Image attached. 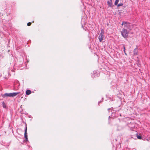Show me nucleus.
<instances>
[{
	"mask_svg": "<svg viewBox=\"0 0 150 150\" xmlns=\"http://www.w3.org/2000/svg\"><path fill=\"white\" fill-rule=\"evenodd\" d=\"M123 3H120L118 4L117 5V6L119 7L121 6H122L123 5Z\"/></svg>",
	"mask_w": 150,
	"mask_h": 150,
	"instance_id": "4468645a",
	"label": "nucleus"
},
{
	"mask_svg": "<svg viewBox=\"0 0 150 150\" xmlns=\"http://www.w3.org/2000/svg\"><path fill=\"white\" fill-rule=\"evenodd\" d=\"M112 0H110L107 1V3L108 7L112 8L114 6L112 4Z\"/></svg>",
	"mask_w": 150,
	"mask_h": 150,
	"instance_id": "0eeeda50",
	"label": "nucleus"
},
{
	"mask_svg": "<svg viewBox=\"0 0 150 150\" xmlns=\"http://www.w3.org/2000/svg\"><path fill=\"white\" fill-rule=\"evenodd\" d=\"M101 102V101H100L98 102V105H99L100 103Z\"/></svg>",
	"mask_w": 150,
	"mask_h": 150,
	"instance_id": "a211bd4d",
	"label": "nucleus"
},
{
	"mask_svg": "<svg viewBox=\"0 0 150 150\" xmlns=\"http://www.w3.org/2000/svg\"><path fill=\"white\" fill-rule=\"evenodd\" d=\"M133 53L134 55H137L138 54V50L137 48H136L134 49L133 51Z\"/></svg>",
	"mask_w": 150,
	"mask_h": 150,
	"instance_id": "1a4fd4ad",
	"label": "nucleus"
},
{
	"mask_svg": "<svg viewBox=\"0 0 150 150\" xmlns=\"http://www.w3.org/2000/svg\"><path fill=\"white\" fill-rule=\"evenodd\" d=\"M104 31L103 30L101 31L99 35V36L98 39L100 42H102L103 40L104 37Z\"/></svg>",
	"mask_w": 150,
	"mask_h": 150,
	"instance_id": "7ed1b4c3",
	"label": "nucleus"
},
{
	"mask_svg": "<svg viewBox=\"0 0 150 150\" xmlns=\"http://www.w3.org/2000/svg\"><path fill=\"white\" fill-rule=\"evenodd\" d=\"M20 92H13L10 93H5L4 94H1V95L3 98H5L6 97H14L17 96L18 94H19Z\"/></svg>",
	"mask_w": 150,
	"mask_h": 150,
	"instance_id": "f257e3e1",
	"label": "nucleus"
},
{
	"mask_svg": "<svg viewBox=\"0 0 150 150\" xmlns=\"http://www.w3.org/2000/svg\"><path fill=\"white\" fill-rule=\"evenodd\" d=\"M20 86V83L18 81H16V83L15 81L14 83L13 89L15 90H17L18 88V86Z\"/></svg>",
	"mask_w": 150,
	"mask_h": 150,
	"instance_id": "20e7f679",
	"label": "nucleus"
},
{
	"mask_svg": "<svg viewBox=\"0 0 150 150\" xmlns=\"http://www.w3.org/2000/svg\"><path fill=\"white\" fill-rule=\"evenodd\" d=\"M117 141V139H115V140H113V142H114L115 141H115Z\"/></svg>",
	"mask_w": 150,
	"mask_h": 150,
	"instance_id": "6ab92c4d",
	"label": "nucleus"
},
{
	"mask_svg": "<svg viewBox=\"0 0 150 150\" xmlns=\"http://www.w3.org/2000/svg\"><path fill=\"white\" fill-rule=\"evenodd\" d=\"M27 127L26 126L25 127V133H24V137L25 138V139L24 140L25 141H28V136H27Z\"/></svg>",
	"mask_w": 150,
	"mask_h": 150,
	"instance_id": "39448f33",
	"label": "nucleus"
},
{
	"mask_svg": "<svg viewBox=\"0 0 150 150\" xmlns=\"http://www.w3.org/2000/svg\"><path fill=\"white\" fill-rule=\"evenodd\" d=\"M119 1V0H116L115 3L114 4L115 5H117V4Z\"/></svg>",
	"mask_w": 150,
	"mask_h": 150,
	"instance_id": "f8f14e48",
	"label": "nucleus"
},
{
	"mask_svg": "<svg viewBox=\"0 0 150 150\" xmlns=\"http://www.w3.org/2000/svg\"><path fill=\"white\" fill-rule=\"evenodd\" d=\"M110 108H108V110H110Z\"/></svg>",
	"mask_w": 150,
	"mask_h": 150,
	"instance_id": "aec40b11",
	"label": "nucleus"
},
{
	"mask_svg": "<svg viewBox=\"0 0 150 150\" xmlns=\"http://www.w3.org/2000/svg\"><path fill=\"white\" fill-rule=\"evenodd\" d=\"M2 105L3 108L6 109L8 108V106L7 104L3 101L2 103Z\"/></svg>",
	"mask_w": 150,
	"mask_h": 150,
	"instance_id": "6e6552de",
	"label": "nucleus"
},
{
	"mask_svg": "<svg viewBox=\"0 0 150 150\" xmlns=\"http://www.w3.org/2000/svg\"><path fill=\"white\" fill-rule=\"evenodd\" d=\"M123 45V51L125 53V55H127V54L125 52V45L124 44Z\"/></svg>",
	"mask_w": 150,
	"mask_h": 150,
	"instance_id": "9b49d317",
	"label": "nucleus"
},
{
	"mask_svg": "<svg viewBox=\"0 0 150 150\" xmlns=\"http://www.w3.org/2000/svg\"><path fill=\"white\" fill-rule=\"evenodd\" d=\"M32 23L31 22H28L27 23V25L28 26H30L31 25Z\"/></svg>",
	"mask_w": 150,
	"mask_h": 150,
	"instance_id": "dca6fc26",
	"label": "nucleus"
},
{
	"mask_svg": "<svg viewBox=\"0 0 150 150\" xmlns=\"http://www.w3.org/2000/svg\"><path fill=\"white\" fill-rule=\"evenodd\" d=\"M137 138L138 139H142V137L141 136H138L137 135Z\"/></svg>",
	"mask_w": 150,
	"mask_h": 150,
	"instance_id": "2eb2a0df",
	"label": "nucleus"
},
{
	"mask_svg": "<svg viewBox=\"0 0 150 150\" xmlns=\"http://www.w3.org/2000/svg\"><path fill=\"white\" fill-rule=\"evenodd\" d=\"M11 4L12 6H15L16 3L14 2H11Z\"/></svg>",
	"mask_w": 150,
	"mask_h": 150,
	"instance_id": "ddd939ff",
	"label": "nucleus"
},
{
	"mask_svg": "<svg viewBox=\"0 0 150 150\" xmlns=\"http://www.w3.org/2000/svg\"><path fill=\"white\" fill-rule=\"evenodd\" d=\"M129 31H128L126 29L123 28L121 31V34L123 37L127 38L128 37Z\"/></svg>",
	"mask_w": 150,
	"mask_h": 150,
	"instance_id": "f03ea898",
	"label": "nucleus"
},
{
	"mask_svg": "<svg viewBox=\"0 0 150 150\" xmlns=\"http://www.w3.org/2000/svg\"><path fill=\"white\" fill-rule=\"evenodd\" d=\"M32 23H34V21H32Z\"/></svg>",
	"mask_w": 150,
	"mask_h": 150,
	"instance_id": "412c9836",
	"label": "nucleus"
},
{
	"mask_svg": "<svg viewBox=\"0 0 150 150\" xmlns=\"http://www.w3.org/2000/svg\"><path fill=\"white\" fill-rule=\"evenodd\" d=\"M31 93V91L30 90H27L26 91V94L27 95H29Z\"/></svg>",
	"mask_w": 150,
	"mask_h": 150,
	"instance_id": "9d476101",
	"label": "nucleus"
},
{
	"mask_svg": "<svg viewBox=\"0 0 150 150\" xmlns=\"http://www.w3.org/2000/svg\"><path fill=\"white\" fill-rule=\"evenodd\" d=\"M124 25V27L125 28H129H129V27L130 26V24L129 23H127L126 22L123 21L122 24V25Z\"/></svg>",
	"mask_w": 150,
	"mask_h": 150,
	"instance_id": "423d86ee",
	"label": "nucleus"
},
{
	"mask_svg": "<svg viewBox=\"0 0 150 150\" xmlns=\"http://www.w3.org/2000/svg\"><path fill=\"white\" fill-rule=\"evenodd\" d=\"M94 75H95V76H96V75H97V76H99V74L98 73H96V74H94Z\"/></svg>",
	"mask_w": 150,
	"mask_h": 150,
	"instance_id": "f3484780",
	"label": "nucleus"
}]
</instances>
